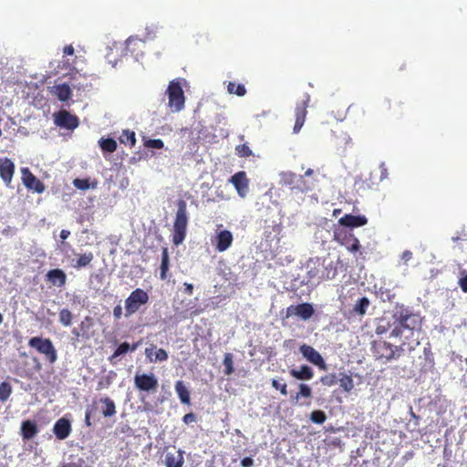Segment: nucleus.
Masks as SVG:
<instances>
[{
  "instance_id": "f257e3e1",
  "label": "nucleus",
  "mask_w": 467,
  "mask_h": 467,
  "mask_svg": "<svg viewBox=\"0 0 467 467\" xmlns=\"http://www.w3.org/2000/svg\"><path fill=\"white\" fill-rule=\"evenodd\" d=\"M422 318L404 306H397L391 319L383 317L376 327V333L381 335L389 332V337L399 338L400 346H394L386 340H376L372 343L371 351L377 360L384 363L398 359L405 351L404 346L410 339L419 344L418 338H414L416 333L421 329Z\"/></svg>"
},
{
  "instance_id": "f03ea898",
  "label": "nucleus",
  "mask_w": 467,
  "mask_h": 467,
  "mask_svg": "<svg viewBox=\"0 0 467 467\" xmlns=\"http://www.w3.org/2000/svg\"><path fill=\"white\" fill-rule=\"evenodd\" d=\"M337 267L329 258L316 257L308 263L307 275L309 279L318 283L325 280H331L336 277Z\"/></svg>"
},
{
  "instance_id": "7ed1b4c3",
  "label": "nucleus",
  "mask_w": 467,
  "mask_h": 467,
  "mask_svg": "<svg viewBox=\"0 0 467 467\" xmlns=\"http://www.w3.org/2000/svg\"><path fill=\"white\" fill-rule=\"evenodd\" d=\"M187 83L183 78H177L171 80L165 91L168 98L167 107L171 113H178L184 109L185 96L182 89Z\"/></svg>"
},
{
  "instance_id": "20e7f679",
  "label": "nucleus",
  "mask_w": 467,
  "mask_h": 467,
  "mask_svg": "<svg viewBox=\"0 0 467 467\" xmlns=\"http://www.w3.org/2000/svg\"><path fill=\"white\" fill-rule=\"evenodd\" d=\"M188 221L187 203L181 199L177 202V212L172 229V243L175 245H179L184 241Z\"/></svg>"
},
{
  "instance_id": "39448f33",
  "label": "nucleus",
  "mask_w": 467,
  "mask_h": 467,
  "mask_svg": "<svg viewBox=\"0 0 467 467\" xmlns=\"http://www.w3.org/2000/svg\"><path fill=\"white\" fill-rule=\"evenodd\" d=\"M280 177L281 185L286 186L292 191L305 192L313 187V184L307 182L303 175H297L291 171L282 172Z\"/></svg>"
},
{
  "instance_id": "423d86ee",
  "label": "nucleus",
  "mask_w": 467,
  "mask_h": 467,
  "mask_svg": "<svg viewBox=\"0 0 467 467\" xmlns=\"http://www.w3.org/2000/svg\"><path fill=\"white\" fill-rule=\"evenodd\" d=\"M333 239L340 245L345 246L346 249L352 254L359 252L361 248L359 240L351 231L345 228L335 229Z\"/></svg>"
},
{
  "instance_id": "0eeeda50",
  "label": "nucleus",
  "mask_w": 467,
  "mask_h": 467,
  "mask_svg": "<svg viewBox=\"0 0 467 467\" xmlns=\"http://www.w3.org/2000/svg\"><path fill=\"white\" fill-rule=\"evenodd\" d=\"M148 293L141 289L136 288L125 300V316L127 317L135 314L139 309L149 302Z\"/></svg>"
},
{
  "instance_id": "6e6552de",
  "label": "nucleus",
  "mask_w": 467,
  "mask_h": 467,
  "mask_svg": "<svg viewBox=\"0 0 467 467\" xmlns=\"http://www.w3.org/2000/svg\"><path fill=\"white\" fill-rule=\"evenodd\" d=\"M29 347L35 348L40 354L46 356L47 360L53 364L57 359V350L49 338H43L40 337H31L28 341Z\"/></svg>"
},
{
  "instance_id": "1a4fd4ad",
  "label": "nucleus",
  "mask_w": 467,
  "mask_h": 467,
  "mask_svg": "<svg viewBox=\"0 0 467 467\" xmlns=\"http://www.w3.org/2000/svg\"><path fill=\"white\" fill-rule=\"evenodd\" d=\"M134 385L140 391H154L158 387V379L152 373H137L134 376Z\"/></svg>"
},
{
  "instance_id": "9d476101",
  "label": "nucleus",
  "mask_w": 467,
  "mask_h": 467,
  "mask_svg": "<svg viewBox=\"0 0 467 467\" xmlns=\"http://www.w3.org/2000/svg\"><path fill=\"white\" fill-rule=\"evenodd\" d=\"M22 182L24 185L28 189L37 193H42L46 190L45 184L37 179L28 168H22Z\"/></svg>"
},
{
  "instance_id": "9b49d317",
  "label": "nucleus",
  "mask_w": 467,
  "mask_h": 467,
  "mask_svg": "<svg viewBox=\"0 0 467 467\" xmlns=\"http://www.w3.org/2000/svg\"><path fill=\"white\" fill-rule=\"evenodd\" d=\"M315 313L314 307L310 303H301L296 306H290L286 309V317L296 316L303 320L309 319Z\"/></svg>"
},
{
  "instance_id": "f8f14e48",
  "label": "nucleus",
  "mask_w": 467,
  "mask_h": 467,
  "mask_svg": "<svg viewBox=\"0 0 467 467\" xmlns=\"http://www.w3.org/2000/svg\"><path fill=\"white\" fill-rule=\"evenodd\" d=\"M299 349L303 357L306 358L310 363L317 366L321 369L325 370L327 368L324 358L313 347L303 344L300 346Z\"/></svg>"
},
{
  "instance_id": "ddd939ff",
  "label": "nucleus",
  "mask_w": 467,
  "mask_h": 467,
  "mask_svg": "<svg viewBox=\"0 0 467 467\" xmlns=\"http://www.w3.org/2000/svg\"><path fill=\"white\" fill-rule=\"evenodd\" d=\"M230 182L233 183L241 197H244L247 194L249 181L244 171H242L234 174L230 179Z\"/></svg>"
},
{
  "instance_id": "4468645a",
  "label": "nucleus",
  "mask_w": 467,
  "mask_h": 467,
  "mask_svg": "<svg viewBox=\"0 0 467 467\" xmlns=\"http://www.w3.org/2000/svg\"><path fill=\"white\" fill-rule=\"evenodd\" d=\"M233 241V234L229 230H223L216 234L213 244L216 250L222 253L231 247Z\"/></svg>"
},
{
  "instance_id": "2eb2a0df",
  "label": "nucleus",
  "mask_w": 467,
  "mask_h": 467,
  "mask_svg": "<svg viewBox=\"0 0 467 467\" xmlns=\"http://www.w3.org/2000/svg\"><path fill=\"white\" fill-rule=\"evenodd\" d=\"M183 451L173 447L165 452L164 463L166 467H182L184 463Z\"/></svg>"
},
{
  "instance_id": "dca6fc26",
  "label": "nucleus",
  "mask_w": 467,
  "mask_h": 467,
  "mask_svg": "<svg viewBox=\"0 0 467 467\" xmlns=\"http://www.w3.org/2000/svg\"><path fill=\"white\" fill-rule=\"evenodd\" d=\"M15 173V164L8 159L0 160V177L7 187H10Z\"/></svg>"
},
{
  "instance_id": "f3484780",
  "label": "nucleus",
  "mask_w": 467,
  "mask_h": 467,
  "mask_svg": "<svg viewBox=\"0 0 467 467\" xmlns=\"http://www.w3.org/2000/svg\"><path fill=\"white\" fill-rule=\"evenodd\" d=\"M339 224L345 227L355 228L360 227L368 223L365 215H354L351 213L345 214L338 220Z\"/></svg>"
},
{
  "instance_id": "a211bd4d",
  "label": "nucleus",
  "mask_w": 467,
  "mask_h": 467,
  "mask_svg": "<svg viewBox=\"0 0 467 467\" xmlns=\"http://www.w3.org/2000/svg\"><path fill=\"white\" fill-rule=\"evenodd\" d=\"M70 421L65 418L57 420L54 425L53 431L58 440L67 439L71 432Z\"/></svg>"
},
{
  "instance_id": "6ab92c4d",
  "label": "nucleus",
  "mask_w": 467,
  "mask_h": 467,
  "mask_svg": "<svg viewBox=\"0 0 467 467\" xmlns=\"http://www.w3.org/2000/svg\"><path fill=\"white\" fill-rule=\"evenodd\" d=\"M311 97L307 93H303L297 99L295 114L296 117H306L308 113L307 108L314 109L315 105L310 104Z\"/></svg>"
},
{
  "instance_id": "aec40b11",
  "label": "nucleus",
  "mask_w": 467,
  "mask_h": 467,
  "mask_svg": "<svg viewBox=\"0 0 467 467\" xmlns=\"http://www.w3.org/2000/svg\"><path fill=\"white\" fill-rule=\"evenodd\" d=\"M38 433V428L36 421L26 420L21 424L20 434L24 441L33 439Z\"/></svg>"
},
{
  "instance_id": "412c9836",
  "label": "nucleus",
  "mask_w": 467,
  "mask_h": 467,
  "mask_svg": "<svg viewBox=\"0 0 467 467\" xmlns=\"http://www.w3.org/2000/svg\"><path fill=\"white\" fill-rule=\"evenodd\" d=\"M47 279L53 285L62 287L67 283V275L62 269L56 268L49 270L47 274Z\"/></svg>"
},
{
  "instance_id": "4be33fe9",
  "label": "nucleus",
  "mask_w": 467,
  "mask_h": 467,
  "mask_svg": "<svg viewBox=\"0 0 467 467\" xmlns=\"http://www.w3.org/2000/svg\"><path fill=\"white\" fill-rule=\"evenodd\" d=\"M146 357L150 362L165 361L168 359V353L163 348L156 349L155 346L145 349Z\"/></svg>"
},
{
  "instance_id": "5701e85b",
  "label": "nucleus",
  "mask_w": 467,
  "mask_h": 467,
  "mask_svg": "<svg viewBox=\"0 0 467 467\" xmlns=\"http://www.w3.org/2000/svg\"><path fill=\"white\" fill-rule=\"evenodd\" d=\"M289 373L292 377L300 380H309L314 377L313 369L307 365L301 366L300 369H290Z\"/></svg>"
},
{
  "instance_id": "b1692460",
  "label": "nucleus",
  "mask_w": 467,
  "mask_h": 467,
  "mask_svg": "<svg viewBox=\"0 0 467 467\" xmlns=\"http://www.w3.org/2000/svg\"><path fill=\"white\" fill-rule=\"evenodd\" d=\"M52 93L57 97L60 101H67L71 98L72 92L69 85L63 83L52 88Z\"/></svg>"
},
{
  "instance_id": "393cba45",
  "label": "nucleus",
  "mask_w": 467,
  "mask_h": 467,
  "mask_svg": "<svg viewBox=\"0 0 467 467\" xmlns=\"http://www.w3.org/2000/svg\"><path fill=\"white\" fill-rule=\"evenodd\" d=\"M175 390L182 404L189 405L191 403L190 391L182 380H178L175 383Z\"/></svg>"
},
{
  "instance_id": "a878e982",
  "label": "nucleus",
  "mask_w": 467,
  "mask_h": 467,
  "mask_svg": "<svg viewBox=\"0 0 467 467\" xmlns=\"http://www.w3.org/2000/svg\"><path fill=\"white\" fill-rule=\"evenodd\" d=\"M99 402L103 405L101 412L104 417H112L116 414V405L113 400L103 397L99 400Z\"/></svg>"
},
{
  "instance_id": "bb28decb",
  "label": "nucleus",
  "mask_w": 467,
  "mask_h": 467,
  "mask_svg": "<svg viewBox=\"0 0 467 467\" xmlns=\"http://www.w3.org/2000/svg\"><path fill=\"white\" fill-rule=\"evenodd\" d=\"M139 346V343H135L132 346H130L129 343L123 342L121 343L114 351L112 356L109 357L110 363H115L114 359L118 357L126 354L128 351H135Z\"/></svg>"
},
{
  "instance_id": "cd10ccee",
  "label": "nucleus",
  "mask_w": 467,
  "mask_h": 467,
  "mask_svg": "<svg viewBox=\"0 0 467 467\" xmlns=\"http://www.w3.org/2000/svg\"><path fill=\"white\" fill-rule=\"evenodd\" d=\"M71 86L74 88L80 90L86 89L87 88L90 87L91 84L88 81V78L85 75H81L78 72H76L71 77Z\"/></svg>"
},
{
  "instance_id": "c85d7f7f",
  "label": "nucleus",
  "mask_w": 467,
  "mask_h": 467,
  "mask_svg": "<svg viewBox=\"0 0 467 467\" xmlns=\"http://www.w3.org/2000/svg\"><path fill=\"white\" fill-rule=\"evenodd\" d=\"M170 266V258L168 248L163 247L161 251V263L160 266V278L161 280H166L168 277V271Z\"/></svg>"
},
{
  "instance_id": "c756f323",
  "label": "nucleus",
  "mask_w": 467,
  "mask_h": 467,
  "mask_svg": "<svg viewBox=\"0 0 467 467\" xmlns=\"http://www.w3.org/2000/svg\"><path fill=\"white\" fill-rule=\"evenodd\" d=\"M54 123L60 130L69 131L78 126V119H54Z\"/></svg>"
},
{
  "instance_id": "7c9ffc66",
  "label": "nucleus",
  "mask_w": 467,
  "mask_h": 467,
  "mask_svg": "<svg viewBox=\"0 0 467 467\" xmlns=\"http://www.w3.org/2000/svg\"><path fill=\"white\" fill-rule=\"evenodd\" d=\"M94 259V254L92 252H86L84 254H78V260L75 264L72 265L74 268L79 269L83 267H87Z\"/></svg>"
},
{
  "instance_id": "2f4dec72",
  "label": "nucleus",
  "mask_w": 467,
  "mask_h": 467,
  "mask_svg": "<svg viewBox=\"0 0 467 467\" xmlns=\"http://www.w3.org/2000/svg\"><path fill=\"white\" fill-rule=\"evenodd\" d=\"M227 92L231 95H236L238 97H244L246 94V88L244 84L235 83L229 81L226 84Z\"/></svg>"
},
{
  "instance_id": "473e14b6",
  "label": "nucleus",
  "mask_w": 467,
  "mask_h": 467,
  "mask_svg": "<svg viewBox=\"0 0 467 467\" xmlns=\"http://www.w3.org/2000/svg\"><path fill=\"white\" fill-rule=\"evenodd\" d=\"M369 304L370 302L368 297H361L354 305L353 312L359 316H364L367 312L368 307L369 306Z\"/></svg>"
},
{
  "instance_id": "72a5a7b5",
  "label": "nucleus",
  "mask_w": 467,
  "mask_h": 467,
  "mask_svg": "<svg viewBox=\"0 0 467 467\" xmlns=\"http://www.w3.org/2000/svg\"><path fill=\"white\" fill-rule=\"evenodd\" d=\"M119 141L122 144L133 147L136 143L135 132L129 130H124L119 136Z\"/></svg>"
},
{
  "instance_id": "f704fd0d",
  "label": "nucleus",
  "mask_w": 467,
  "mask_h": 467,
  "mask_svg": "<svg viewBox=\"0 0 467 467\" xmlns=\"http://www.w3.org/2000/svg\"><path fill=\"white\" fill-rule=\"evenodd\" d=\"M58 319L64 327H70L72 325L73 314L67 308H63L59 311Z\"/></svg>"
},
{
  "instance_id": "c9c22d12",
  "label": "nucleus",
  "mask_w": 467,
  "mask_h": 467,
  "mask_svg": "<svg viewBox=\"0 0 467 467\" xmlns=\"http://www.w3.org/2000/svg\"><path fill=\"white\" fill-rule=\"evenodd\" d=\"M99 146L103 151L112 153L117 150V142L115 140L108 138V139H100Z\"/></svg>"
},
{
  "instance_id": "e433bc0d",
  "label": "nucleus",
  "mask_w": 467,
  "mask_h": 467,
  "mask_svg": "<svg viewBox=\"0 0 467 467\" xmlns=\"http://www.w3.org/2000/svg\"><path fill=\"white\" fill-rule=\"evenodd\" d=\"M339 381L340 387L346 392H349L354 388V381L351 376L343 374L342 377L337 379Z\"/></svg>"
},
{
  "instance_id": "4c0bfd02",
  "label": "nucleus",
  "mask_w": 467,
  "mask_h": 467,
  "mask_svg": "<svg viewBox=\"0 0 467 467\" xmlns=\"http://www.w3.org/2000/svg\"><path fill=\"white\" fill-rule=\"evenodd\" d=\"M223 363L224 366V374L227 376L232 375L234 371L233 355L231 353H226Z\"/></svg>"
},
{
  "instance_id": "58836bf2",
  "label": "nucleus",
  "mask_w": 467,
  "mask_h": 467,
  "mask_svg": "<svg viewBox=\"0 0 467 467\" xmlns=\"http://www.w3.org/2000/svg\"><path fill=\"white\" fill-rule=\"evenodd\" d=\"M12 386L8 382H2L0 384V400L2 402L6 401L12 394Z\"/></svg>"
},
{
  "instance_id": "ea45409f",
  "label": "nucleus",
  "mask_w": 467,
  "mask_h": 467,
  "mask_svg": "<svg viewBox=\"0 0 467 467\" xmlns=\"http://www.w3.org/2000/svg\"><path fill=\"white\" fill-rule=\"evenodd\" d=\"M310 420L317 424H322L326 421L327 416L323 410H317L311 412Z\"/></svg>"
},
{
  "instance_id": "a19ab883",
  "label": "nucleus",
  "mask_w": 467,
  "mask_h": 467,
  "mask_svg": "<svg viewBox=\"0 0 467 467\" xmlns=\"http://www.w3.org/2000/svg\"><path fill=\"white\" fill-rule=\"evenodd\" d=\"M311 396H312L311 388L308 385L302 383L299 385V390L296 393V395L295 396V399L296 400H298L300 397L310 398Z\"/></svg>"
},
{
  "instance_id": "79ce46f5",
  "label": "nucleus",
  "mask_w": 467,
  "mask_h": 467,
  "mask_svg": "<svg viewBox=\"0 0 467 467\" xmlns=\"http://www.w3.org/2000/svg\"><path fill=\"white\" fill-rule=\"evenodd\" d=\"M93 327V319L91 317L87 316L79 324L78 329L81 333L89 334V329Z\"/></svg>"
},
{
  "instance_id": "37998d69",
  "label": "nucleus",
  "mask_w": 467,
  "mask_h": 467,
  "mask_svg": "<svg viewBox=\"0 0 467 467\" xmlns=\"http://www.w3.org/2000/svg\"><path fill=\"white\" fill-rule=\"evenodd\" d=\"M320 381L323 385L331 387L337 382V378L336 374H327L321 377Z\"/></svg>"
},
{
  "instance_id": "c03bdc74",
  "label": "nucleus",
  "mask_w": 467,
  "mask_h": 467,
  "mask_svg": "<svg viewBox=\"0 0 467 467\" xmlns=\"http://www.w3.org/2000/svg\"><path fill=\"white\" fill-rule=\"evenodd\" d=\"M235 150L240 157H249L253 154L252 150L246 144L237 145Z\"/></svg>"
},
{
  "instance_id": "a18cd8bd",
  "label": "nucleus",
  "mask_w": 467,
  "mask_h": 467,
  "mask_svg": "<svg viewBox=\"0 0 467 467\" xmlns=\"http://www.w3.org/2000/svg\"><path fill=\"white\" fill-rule=\"evenodd\" d=\"M144 146L152 149H162L164 143L161 139H150L144 142Z\"/></svg>"
},
{
  "instance_id": "49530a36",
  "label": "nucleus",
  "mask_w": 467,
  "mask_h": 467,
  "mask_svg": "<svg viewBox=\"0 0 467 467\" xmlns=\"http://www.w3.org/2000/svg\"><path fill=\"white\" fill-rule=\"evenodd\" d=\"M73 185L79 190H88L90 187L88 179L77 178L73 181Z\"/></svg>"
},
{
  "instance_id": "de8ad7c7",
  "label": "nucleus",
  "mask_w": 467,
  "mask_h": 467,
  "mask_svg": "<svg viewBox=\"0 0 467 467\" xmlns=\"http://www.w3.org/2000/svg\"><path fill=\"white\" fill-rule=\"evenodd\" d=\"M271 385L274 389L279 390L282 395H287V385L286 383H280L277 379H273Z\"/></svg>"
},
{
  "instance_id": "09e8293b",
  "label": "nucleus",
  "mask_w": 467,
  "mask_h": 467,
  "mask_svg": "<svg viewBox=\"0 0 467 467\" xmlns=\"http://www.w3.org/2000/svg\"><path fill=\"white\" fill-rule=\"evenodd\" d=\"M96 411L95 405L88 406L85 412V423L88 427L91 426V417L93 413Z\"/></svg>"
},
{
  "instance_id": "8fccbe9b",
  "label": "nucleus",
  "mask_w": 467,
  "mask_h": 467,
  "mask_svg": "<svg viewBox=\"0 0 467 467\" xmlns=\"http://www.w3.org/2000/svg\"><path fill=\"white\" fill-rule=\"evenodd\" d=\"M72 335L76 337V339H78L79 337H82L84 339H89L90 338V335L89 334L81 333V331L78 328H74L72 330Z\"/></svg>"
},
{
  "instance_id": "3c124183",
  "label": "nucleus",
  "mask_w": 467,
  "mask_h": 467,
  "mask_svg": "<svg viewBox=\"0 0 467 467\" xmlns=\"http://www.w3.org/2000/svg\"><path fill=\"white\" fill-rule=\"evenodd\" d=\"M458 284L462 291L467 293V274L459 279Z\"/></svg>"
},
{
  "instance_id": "603ef678",
  "label": "nucleus",
  "mask_w": 467,
  "mask_h": 467,
  "mask_svg": "<svg viewBox=\"0 0 467 467\" xmlns=\"http://www.w3.org/2000/svg\"><path fill=\"white\" fill-rule=\"evenodd\" d=\"M195 420H196V416L192 412L185 414L182 418V421L185 424L192 423V422L195 421Z\"/></svg>"
},
{
  "instance_id": "864d4df0",
  "label": "nucleus",
  "mask_w": 467,
  "mask_h": 467,
  "mask_svg": "<svg viewBox=\"0 0 467 467\" xmlns=\"http://www.w3.org/2000/svg\"><path fill=\"white\" fill-rule=\"evenodd\" d=\"M113 316H114L115 319H119L121 317V316H122V307L119 305H117L113 308Z\"/></svg>"
},
{
  "instance_id": "5fc2aeb1",
  "label": "nucleus",
  "mask_w": 467,
  "mask_h": 467,
  "mask_svg": "<svg viewBox=\"0 0 467 467\" xmlns=\"http://www.w3.org/2000/svg\"><path fill=\"white\" fill-rule=\"evenodd\" d=\"M379 172H380V181L384 180L388 176V170L384 163L380 164L379 167Z\"/></svg>"
},
{
  "instance_id": "6e6d98bb",
  "label": "nucleus",
  "mask_w": 467,
  "mask_h": 467,
  "mask_svg": "<svg viewBox=\"0 0 467 467\" xmlns=\"http://www.w3.org/2000/svg\"><path fill=\"white\" fill-rule=\"evenodd\" d=\"M254 464V460L250 457H245L241 461L242 467H251Z\"/></svg>"
},
{
  "instance_id": "4d7b16f0",
  "label": "nucleus",
  "mask_w": 467,
  "mask_h": 467,
  "mask_svg": "<svg viewBox=\"0 0 467 467\" xmlns=\"http://www.w3.org/2000/svg\"><path fill=\"white\" fill-rule=\"evenodd\" d=\"M304 120H305V119H296V123H295V126H294V132L295 133H297L300 130V129L304 125Z\"/></svg>"
},
{
  "instance_id": "13d9d810",
  "label": "nucleus",
  "mask_w": 467,
  "mask_h": 467,
  "mask_svg": "<svg viewBox=\"0 0 467 467\" xmlns=\"http://www.w3.org/2000/svg\"><path fill=\"white\" fill-rule=\"evenodd\" d=\"M184 293L192 296L193 293V285L192 284L184 283Z\"/></svg>"
},
{
  "instance_id": "bf43d9fd",
  "label": "nucleus",
  "mask_w": 467,
  "mask_h": 467,
  "mask_svg": "<svg viewBox=\"0 0 467 467\" xmlns=\"http://www.w3.org/2000/svg\"><path fill=\"white\" fill-rule=\"evenodd\" d=\"M74 47L72 45L66 46L63 49L65 55L72 56L74 54Z\"/></svg>"
},
{
  "instance_id": "052dcab7",
  "label": "nucleus",
  "mask_w": 467,
  "mask_h": 467,
  "mask_svg": "<svg viewBox=\"0 0 467 467\" xmlns=\"http://www.w3.org/2000/svg\"><path fill=\"white\" fill-rule=\"evenodd\" d=\"M53 117H63V118H66V117H73L72 115H70L67 111L66 110H60L58 111L57 113H54L53 114Z\"/></svg>"
},
{
  "instance_id": "680f3d73",
  "label": "nucleus",
  "mask_w": 467,
  "mask_h": 467,
  "mask_svg": "<svg viewBox=\"0 0 467 467\" xmlns=\"http://www.w3.org/2000/svg\"><path fill=\"white\" fill-rule=\"evenodd\" d=\"M380 296L383 300H389L390 301L393 297H394V295H390V293L389 291L386 292V295H385V297H384V292H380Z\"/></svg>"
},
{
  "instance_id": "e2e57ef3",
  "label": "nucleus",
  "mask_w": 467,
  "mask_h": 467,
  "mask_svg": "<svg viewBox=\"0 0 467 467\" xmlns=\"http://www.w3.org/2000/svg\"><path fill=\"white\" fill-rule=\"evenodd\" d=\"M413 457H414V451H409L403 455V460L409 461V460L412 459Z\"/></svg>"
},
{
  "instance_id": "0e129e2a",
  "label": "nucleus",
  "mask_w": 467,
  "mask_h": 467,
  "mask_svg": "<svg viewBox=\"0 0 467 467\" xmlns=\"http://www.w3.org/2000/svg\"><path fill=\"white\" fill-rule=\"evenodd\" d=\"M69 235H70V232H69L68 230H65V229H64V230H62V231L60 232V238H61L62 240H66L67 238H68V237H69Z\"/></svg>"
},
{
  "instance_id": "69168bd1",
  "label": "nucleus",
  "mask_w": 467,
  "mask_h": 467,
  "mask_svg": "<svg viewBox=\"0 0 467 467\" xmlns=\"http://www.w3.org/2000/svg\"><path fill=\"white\" fill-rule=\"evenodd\" d=\"M109 385V382L107 381L104 383L103 381H99L97 389H101L103 388H107Z\"/></svg>"
},
{
  "instance_id": "338daca9",
  "label": "nucleus",
  "mask_w": 467,
  "mask_h": 467,
  "mask_svg": "<svg viewBox=\"0 0 467 467\" xmlns=\"http://www.w3.org/2000/svg\"><path fill=\"white\" fill-rule=\"evenodd\" d=\"M402 257H403V259H405V260H409V259H410V257H411V253H410V251H405V252L403 253V256H402Z\"/></svg>"
},
{
  "instance_id": "774afa93",
  "label": "nucleus",
  "mask_w": 467,
  "mask_h": 467,
  "mask_svg": "<svg viewBox=\"0 0 467 467\" xmlns=\"http://www.w3.org/2000/svg\"><path fill=\"white\" fill-rule=\"evenodd\" d=\"M312 174H313V170L312 169H307L303 176L304 177L305 176H311Z\"/></svg>"
}]
</instances>
